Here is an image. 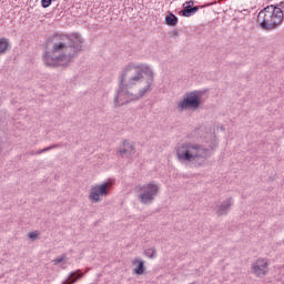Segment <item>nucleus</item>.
I'll return each mask as SVG.
<instances>
[{
	"instance_id": "obj_1",
	"label": "nucleus",
	"mask_w": 284,
	"mask_h": 284,
	"mask_svg": "<svg viewBox=\"0 0 284 284\" xmlns=\"http://www.w3.org/2000/svg\"><path fill=\"white\" fill-rule=\"evenodd\" d=\"M154 70L148 64H128L120 74L119 88L113 95L114 108L128 105L152 92Z\"/></svg>"
},
{
	"instance_id": "obj_2",
	"label": "nucleus",
	"mask_w": 284,
	"mask_h": 284,
	"mask_svg": "<svg viewBox=\"0 0 284 284\" xmlns=\"http://www.w3.org/2000/svg\"><path fill=\"white\" fill-rule=\"evenodd\" d=\"M83 50V38L79 34H54L47 40L43 63L48 68L68 65Z\"/></svg>"
},
{
	"instance_id": "obj_3",
	"label": "nucleus",
	"mask_w": 284,
	"mask_h": 284,
	"mask_svg": "<svg viewBox=\"0 0 284 284\" xmlns=\"http://www.w3.org/2000/svg\"><path fill=\"white\" fill-rule=\"evenodd\" d=\"M176 156L180 163H189L191 168H203L212 153L203 144L185 142L178 146Z\"/></svg>"
},
{
	"instance_id": "obj_4",
	"label": "nucleus",
	"mask_w": 284,
	"mask_h": 284,
	"mask_svg": "<svg viewBox=\"0 0 284 284\" xmlns=\"http://www.w3.org/2000/svg\"><path fill=\"white\" fill-rule=\"evenodd\" d=\"M160 191H161V187L154 182H150L144 185L140 184L134 187V192L138 196V201H140L142 205H152L156 196H159Z\"/></svg>"
},
{
	"instance_id": "obj_5",
	"label": "nucleus",
	"mask_w": 284,
	"mask_h": 284,
	"mask_svg": "<svg viewBox=\"0 0 284 284\" xmlns=\"http://www.w3.org/2000/svg\"><path fill=\"white\" fill-rule=\"evenodd\" d=\"M201 99H203V91L194 90L186 92L183 99L176 103V110L179 112H185V110H199L201 108Z\"/></svg>"
},
{
	"instance_id": "obj_6",
	"label": "nucleus",
	"mask_w": 284,
	"mask_h": 284,
	"mask_svg": "<svg viewBox=\"0 0 284 284\" xmlns=\"http://www.w3.org/2000/svg\"><path fill=\"white\" fill-rule=\"evenodd\" d=\"M112 190V183L103 182L101 184H95L91 186L89 199L93 203H101L105 196H110V191Z\"/></svg>"
},
{
	"instance_id": "obj_7",
	"label": "nucleus",
	"mask_w": 284,
	"mask_h": 284,
	"mask_svg": "<svg viewBox=\"0 0 284 284\" xmlns=\"http://www.w3.org/2000/svg\"><path fill=\"white\" fill-rule=\"evenodd\" d=\"M251 272L257 278H263V276H267V273L270 272V262H267V258H257L255 262H253L251 266Z\"/></svg>"
},
{
	"instance_id": "obj_8",
	"label": "nucleus",
	"mask_w": 284,
	"mask_h": 284,
	"mask_svg": "<svg viewBox=\"0 0 284 284\" xmlns=\"http://www.w3.org/2000/svg\"><path fill=\"white\" fill-rule=\"evenodd\" d=\"M232 205H234V199L229 197L224 200L221 204H217L214 209L216 216H225L232 210Z\"/></svg>"
},
{
	"instance_id": "obj_9",
	"label": "nucleus",
	"mask_w": 284,
	"mask_h": 284,
	"mask_svg": "<svg viewBox=\"0 0 284 284\" xmlns=\"http://www.w3.org/2000/svg\"><path fill=\"white\" fill-rule=\"evenodd\" d=\"M134 143L128 141V140H124L123 141V149H120L119 150V154L120 156H132V154H134Z\"/></svg>"
},
{
	"instance_id": "obj_10",
	"label": "nucleus",
	"mask_w": 284,
	"mask_h": 284,
	"mask_svg": "<svg viewBox=\"0 0 284 284\" xmlns=\"http://www.w3.org/2000/svg\"><path fill=\"white\" fill-rule=\"evenodd\" d=\"M132 265H136V267L133 270V274H136L138 276H143V274H145V261L135 257L132 261Z\"/></svg>"
},
{
	"instance_id": "obj_11",
	"label": "nucleus",
	"mask_w": 284,
	"mask_h": 284,
	"mask_svg": "<svg viewBox=\"0 0 284 284\" xmlns=\"http://www.w3.org/2000/svg\"><path fill=\"white\" fill-rule=\"evenodd\" d=\"M80 278H83V272L81 270H77L69 274V277L62 284H74Z\"/></svg>"
},
{
	"instance_id": "obj_12",
	"label": "nucleus",
	"mask_w": 284,
	"mask_h": 284,
	"mask_svg": "<svg viewBox=\"0 0 284 284\" xmlns=\"http://www.w3.org/2000/svg\"><path fill=\"white\" fill-rule=\"evenodd\" d=\"M164 23L172 28L179 23V18L174 13L169 12L164 19Z\"/></svg>"
},
{
	"instance_id": "obj_13",
	"label": "nucleus",
	"mask_w": 284,
	"mask_h": 284,
	"mask_svg": "<svg viewBox=\"0 0 284 284\" xmlns=\"http://www.w3.org/2000/svg\"><path fill=\"white\" fill-rule=\"evenodd\" d=\"M10 41L7 38H0V54H6L10 50Z\"/></svg>"
},
{
	"instance_id": "obj_14",
	"label": "nucleus",
	"mask_w": 284,
	"mask_h": 284,
	"mask_svg": "<svg viewBox=\"0 0 284 284\" xmlns=\"http://www.w3.org/2000/svg\"><path fill=\"white\" fill-rule=\"evenodd\" d=\"M192 8L193 7L183 4V10L179 12L180 17H192Z\"/></svg>"
},
{
	"instance_id": "obj_15",
	"label": "nucleus",
	"mask_w": 284,
	"mask_h": 284,
	"mask_svg": "<svg viewBox=\"0 0 284 284\" xmlns=\"http://www.w3.org/2000/svg\"><path fill=\"white\" fill-rule=\"evenodd\" d=\"M144 254L149 258H156V248L155 247L148 248L146 251H144Z\"/></svg>"
},
{
	"instance_id": "obj_16",
	"label": "nucleus",
	"mask_w": 284,
	"mask_h": 284,
	"mask_svg": "<svg viewBox=\"0 0 284 284\" xmlns=\"http://www.w3.org/2000/svg\"><path fill=\"white\" fill-rule=\"evenodd\" d=\"M55 148H61V144H52L48 148H44L37 152V154H43V152H50V150H54Z\"/></svg>"
},
{
	"instance_id": "obj_17",
	"label": "nucleus",
	"mask_w": 284,
	"mask_h": 284,
	"mask_svg": "<svg viewBox=\"0 0 284 284\" xmlns=\"http://www.w3.org/2000/svg\"><path fill=\"white\" fill-rule=\"evenodd\" d=\"M67 256L65 254H62L60 257H57L53 260L54 265H59V263H63L65 261Z\"/></svg>"
},
{
	"instance_id": "obj_18",
	"label": "nucleus",
	"mask_w": 284,
	"mask_h": 284,
	"mask_svg": "<svg viewBox=\"0 0 284 284\" xmlns=\"http://www.w3.org/2000/svg\"><path fill=\"white\" fill-rule=\"evenodd\" d=\"M201 8H205V6H195V7H192V9H191V17H194V14H196V11L197 10H201Z\"/></svg>"
},
{
	"instance_id": "obj_19",
	"label": "nucleus",
	"mask_w": 284,
	"mask_h": 284,
	"mask_svg": "<svg viewBox=\"0 0 284 284\" xmlns=\"http://www.w3.org/2000/svg\"><path fill=\"white\" fill-rule=\"evenodd\" d=\"M42 8H50L52 0H41Z\"/></svg>"
},
{
	"instance_id": "obj_20",
	"label": "nucleus",
	"mask_w": 284,
	"mask_h": 284,
	"mask_svg": "<svg viewBox=\"0 0 284 284\" xmlns=\"http://www.w3.org/2000/svg\"><path fill=\"white\" fill-rule=\"evenodd\" d=\"M37 236H39V233H37V232L29 233V239H31L32 241H34V239H37Z\"/></svg>"
},
{
	"instance_id": "obj_21",
	"label": "nucleus",
	"mask_w": 284,
	"mask_h": 284,
	"mask_svg": "<svg viewBox=\"0 0 284 284\" xmlns=\"http://www.w3.org/2000/svg\"><path fill=\"white\" fill-rule=\"evenodd\" d=\"M183 6H190V8H194V0H190L183 3Z\"/></svg>"
}]
</instances>
